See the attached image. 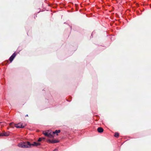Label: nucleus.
Returning a JSON list of instances; mask_svg holds the SVG:
<instances>
[{
  "instance_id": "nucleus-1",
  "label": "nucleus",
  "mask_w": 151,
  "mask_h": 151,
  "mask_svg": "<svg viewBox=\"0 0 151 151\" xmlns=\"http://www.w3.org/2000/svg\"><path fill=\"white\" fill-rule=\"evenodd\" d=\"M41 145L40 143L34 142L33 144H31L29 142H22L19 143L18 146L19 147L23 148H29L31 147V146H37Z\"/></svg>"
},
{
  "instance_id": "nucleus-2",
  "label": "nucleus",
  "mask_w": 151,
  "mask_h": 151,
  "mask_svg": "<svg viewBox=\"0 0 151 151\" xmlns=\"http://www.w3.org/2000/svg\"><path fill=\"white\" fill-rule=\"evenodd\" d=\"M15 127L17 128H23L25 126V125H24L23 124L21 123H18L17 124H14Z\"/></svg>"
},
{
  "instance_id": "nucleus-3",
  "label": "nucleus",
  "mask_w": 151,
  "mask_h": 151,
  "mask_svg": "<svg viewBox=\"0 0 151 151\" xmlns=\"http://www.w3.org/2000/svg\"><path fill=\"white\" fill-rule=\"evenodd\" d=\"M47 142L48 143H55L58 142L59 141L56 139H47Z\"/></svg>"
},
{
  "instance_id": "nucleus-4",
  "label": "nucleus",
  "mask_w": 151,
  "mask_h": 151,
  "mask_svg": "<svg viewBox=\"0 0 151 151\" xmlns=\"http://www.w3.org/2000/svg\"><path fill=\"white\" fill-rule=\"evenodd\" d=\"M16 55V53L15 52L9 58V61L10 62H12L13 61Z\"/></svg>"
},
{
  "instance_id": "nucleus-5",
  "label": "nucleus",
  "mask_w": 151,
  "mask_h": 151,
  "mask_svg": "<svg viewBox=\"0 0 151 151\" xmlns=\"http://www.w3.org/2000/svg\"><path fill=\"white\" fill-rule=\"evenodd\" d=\"M43 133L45 136H48L50 137H54L52 134H51L50 133H49L46 132H43Z\"/></svg>"
},
{
  "instance_id": "nucleus-6",
  "label": "nucleus",
  "mask_w": 151,
  "mask_h": 151,
  "mask_svg": "<svg viewBox=\"0 0 151 151\" xmlns=\"http://www.w3.org/2000/svg\"><path fill=\"white\" fill-rule=\"evenodd\" d=\"M98 132L99 133H101L103 132L104 130L103 128L100 127L98 128L97 129Z\"/></svg>"
},
{
  "instance_id": "nucleus-7",
  "label": "nucleus",
  "mask_w": 151,
  "mask_h": 151,
  "mask_svg": "<svg viewBox=\"0 0 151 151\" xmlns=\"http://www.w3.org/2000/svg\"><path fill=\"white\" fill-rule=\"evenodd\" d=\"M60 130H56L55 131L53 132L52 133L53 134H56L57 135H58V133H60Z\"/></svg>"
},
{
  "instance_id": "nucleus-8",
  "label": "nucleus",
  "mask_w": 151,
  "mask_h": 151,
  "mask_svg": "<svg viewBox=\"0 0 151 151\" xmlns=\"http://www.w3.org/2000/svg\"><path fill=\"white\" fill-rule=\"evenodd\" d=\"M3 135L4 136H8L9 135V132H3Z\"/></svg>"
},
{
  "instance_id": "nucleus-9",
  "label": "nucleus",
  "mask_w": 151,
  "mask_h": 151,
  "mask_svg": "<svg viewBox=\"0 0 151 151\" xmlns=\"http://www.w3.org/2000/svg\"><path fill=\"white\" fill-rule=\"evenodd\" d=\"M14 125V124L13 122H11L9 123V125L11 127L13 128V126Z\"/></svg>"
},
{
  "instance_id": "nucleus-10",
  "label": "nucleus",
  "mask_w": 151,
  "mask_h": 151,
  "mask_svg": "<svg viewBox=\"0 0 151 151\" xmlns=\"http://www.w3.org/2000/svg\"><path fill=\"white\" fill-rule=\"evenodd\" d=\"M114 136L115 137H118L119 136V134L117 132H116Z\"/></svg>"
},
{
  "instance_id": "nucleus-11",
  "label": "nucleus",
  "mask_w": 151,
  "mask_h": 151,
  "mask_svg": "<svg viewBox=\"0 0 151 151\" xmlns=\"http://www.w3.org/2000/svg\"><path fill=\"white\" fill-rule=\"evenodd\" d=\"M42 138L41 137H40L39 138V139L38 140V141L39 142H41L42 141Z\"/></svg>"
},
{
  "instance_id": "nucleus-12",
  "label": "nucleus",
  "mask_w": 151,
  "mask_h": 151,
  "mask_svg": "<svg viewBox=\"0 0 151 151\" xmlns=\"http://www.w3.org/2000/svg\"><path fill=\"white\" fill-rule=\"evenodd\" d=\"M3 132L0 133V136H4Z\"/></svg>"
},
{
  "instance_id": "nucleus-13",
  "label": "nucleus",
  "mask_w": 151,
  "mask_h": 151,
  "mask_svg": "<svg viewBox=\"0 0 151 151\" xmlns=\"http://www.w3.org/2000/svg\"><path fill=\"white\" fill-rule=\"evenodd\" d=\"M58 150L56 149H55L53 151H57Z\"/></svg>"
},
{
  "instance_id": "nucleus-14",
  "label": "nucleus",
  "mask_w": 151,
  "mask_h": 151,
  "mask_svg": "<svg viewBox=\"0 0 151 151\" xmlns=\"http://www.w3.org/2000/svg\"><path fill=\"white\" fill-rule=\"evenodd\" d=\"M25 116H28V115L27 114V115H26Z\"/></svg>"
}]
</instances>
